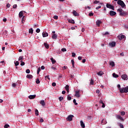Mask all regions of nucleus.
<instances>
[{"label": "nucleus", "instance_id": "1", "mask_svg": "<svg viewBox=\"0 0 128 128\" xmlns=\"http://www.w3.org/2000/svg\"><path fill=\"white\" fill-rule=\"evenodd\" d=\"M117 12H120V16H128V12L124 11L122 8H118L117 10Z\"/></svg>", "mask_w": 128, "mask_h": 128}, {"label": "nucleus", "instance_id": "2", "mask_svg": "<svg viewBox=\"0 0 128 128\" xmlns=\"http://www.w3.org/2000/svg\"><path fill=\"white\" fill-rule=\"evenodd\" d=\"M117 4H118V6H120L121 8H126V4H124V1L122 0H118L117 2Z\"/></svg>", "mask_w": 128, "mask_h": 128}, {"label": "nucleus", "instance_id": "3", "mask_svg": "<svg viewBox=\"0 0 128 128\" xmlns=\"http://www.w3.org/2000/svg\"><path fill=\"white\" fill-rule=\"evenodd\" d=\"M121 94H124L125 92V94H126V92H128V86H126L125 88H122L120 90V92Z\"/></svg>", "mask_w": 128, "mask_h": 128}, {"label": "nucleus", "instance_id": "4", "mask_svg": "<svg viewBox=\"0 0 128 128\" xmlns=\"http://www.w3.org/2000/svg\"><path fill=\"white\" fill-rule=\"evenodd\" d=\"M106 8H110L111 10H114V6H112V4H107L106 5Z\"/></svg>", "mask_w": 128, "mask_h": 128}, {"label": "nucleus", "instance_id": "5", "mask_svg": "<svg viewBox=\"0 0 128 128\" xmlns=\"http://www.w3.org/2000/svg\"><path fill=\"white\" fill-rule=\"evenodd\" d=\"M72 118H74V115H69L66 118L68 122H72Z\"/></svg>", "mask_w": 128, "mask_h": 128}, {"label": "nucleus", "instance_id": "6", "mask_svg": "<svg viewBox=\"0 0 128 128\" xmlns=\"http://www.w3.org/2000/svg\"><path fill=\"white\" fill-rule=\"evenodd\" d=\"M121 78L124 80H128V75L126 74H124L122 75Z\"/></svg>", "mask_w": 128, "mask_h": 128}, {"label": "nucleus", "instance_id": "7", "mask_svg": "<svg viewBox=\"0 0 128 128\" xmlns=\"http://www.w3.org/2000/svg\"><path fill=\"white\" fill-rule=\"evenodd\" d=\"M80 90H76L75 92V96H76V98H80Z\"/></svg>", "mask_w": 128, "mask_h": 128}, {"label": "nucleus", "instance_id": "8", "mask_svg": "<svg viewBox=\"0 0 128 128\" xmlns=\"http://www.w3.org/2000/svg\"><path fill=\"white\" fill-rule=\"evenodd\" d=\"M109 14H110V16H116V12L113 10H110V12Z\"/></svg>", "mask_w": 128, "mask_h": 128}, {"label": "nucleus", "instance_id": "9", "mask_svg": "<svg viewBox=\"0 0 128 128\" xmlns=\"http://www.w3.org/2000/svg\"><path fill=\"white\" fill-rule=\"evenodd\" d=\"M116 42H112L109 44V46H112V48H114V46H116Z\"/></svg>", "mask_w": 128, "mask_h": 128}, {"label": "nucleus", "instance_id": "10", "mask_svg": "<svg viewBox=\"0 0 128 128\" xmlns=\"http://www.w3.org/2000/svg\"><path fill=\"white\" fill-rule=\"evenodd\" d=\"M72 14H73L74 16H79L78 13V12H76V11L74 10H73Z\"/></svg>", "mask_w": 128, "mask_h": 128}, {"label": "nucleus", "instance_id": "11", "mask_svg": "<svg viewBox=\"0 0 128 128\" xmlns=\"http://www.w3.org/2000/svg\"><path fill=\"white\" fill-rule=\"evenodd\" d=\"M52 38L53 40H56L58 38V35L56 34H54L52 36Z\"/></svg>", "mask_w": 128, "mask_h": 128}, {"label": "nucleus", "instance_id": "12", "mask_svg": "<svg viewBox=\"0 0 128 128\" xmlns=\"http://www.w3.org/2000/svg\"><path fill=\"white\" fill-rule=\"evenodd\" d=\"M36 95H30L28 96V98L30 100H34V98H36Z\"/></svg>", "mask_w": 128, "mask_h": 128}, {"label": "nucleus", "instance_id": "13", "mask_svg": "<svg viewBox=\"0 0 128 128\" xmlns=\"http://www.w3.org/2000/svg\"><path fill=\"white\" fill-rule=\"evenodd\" d=\"M48 36V32H44L42 33L43 38H46V37Z\"/></svg>", "mask_w": 128, "mask_h": 128}, {"label": "nucleus", "instance_id": "14", "mask_svg": "<svg viewBox=\"0 0 128 128\" xmlns=\"http://www.w3.org/2000/svg\"><path fill=\"white\" fill-rule=\"evenodd\" d=\"M40 104H42V106H46V102H44V100H40Z\"/></svg>", "mask_w": 128, "mask_h": 128}, {"label": "nucleus", "instance_id": "15", "mask_svg": "<svg viewBox=\"0 0 128 128\" xmlns=\"http://www.w3.org/2000/svg\"><path fill=\"white\" fill-rule=\"evenodd\" d=\"M50 60L52 61V64H56V60H54L53 58H50Z\"/></svg>", "mask_w": 128, "mask_h": 128}, {"label": "nucleus", "instance_id": "16", "mask_svg": "<svg viewBox=\"0 0 128 128\" xmlns=\"http://www.w3.org/2000/svg\"><path fill=\"white\" fill-rule=\"evenodd\" d=\"M80 126H81L82 128H86V126H84V122H82V120H81L80 122Z\"/></svg>", "mask_w": 128, "mask_h": 128}, {"label": "nucleus", "instance_id": "17", "mask_svg": "<svg viewBox=\"0 0 128 128\" xmlns=\"http://www.w3.org/2000/svg\"><path fill=\"white\" fill-rule=\"evenodd\" d=\"M66 90L68 92H69L70 90V86L68 85H66L65 86Z\"/></svg>", "mask_w": 128, "mask_h": 128}, {"label": "nucleus", "instance_id": "18", "mask_svg": "<svg viewBox=\"0 0 128 128\" xmlns=\"http://www.w3.org/2000/svg\"><path fill=\"white\" fill-rule=\"evenodd\" d=\"M19 18H22L24 16V12L22 11H21L19 12Z\"/></svg>", "mask_w": 128, "mask_h": 128}, {"label": "nucleus", "instance_id": "19", "mask_svg": "<svg viewBox=\"0 0 128 128\" xmlns=\"http://www.w3.org/2000/svg\"><path fill=\"white\" fill-rule=\"evenodd\" d=\"M97 74L98 76H102L104 74V72H102V71H100L97 72Z\"/></svg>", "mask_w": 128, "mask_h": 128}, {"label": "nucleus", "instance_id": "20", "mask_svg": "<svg viewBox=\"0 0 128 128\" xmlns=\"http://www.w3.org/2000/svg\"><path fill=\"white\" fill-rule=\"evenodd\" d=\"M100 24H102V22L100 20H97L96 22V24L98 26H100Z\"/></svg>", "mask_w": 128, "mask_h": 128}, {"label": "nucleus", "instance_id": "21", "mask_svg": "<svg viewBox=\"0 0 128 128\" xmlns=\"http://www.w3.org/2000/svg\"><path fill=\"white\" fill-rule=\"evenodd\" d=\"M68 22H70V24H74V20L70 19L68 20Z\"/></svg>", "mask_w": 128, "mask_h": 128}, {"label": "nucleus", "instance_id": "22", "mask_svg": "<svg viewBox=\"0 0 128 128\" xmlns=\"http://www.w3.org/2000/svg\"><path fill=\"white\" fill-rule=\"evenodd\" d=\"M44 46L46 48H50V45H48V44L46 42L44 43Z\"/></svg>", "mask_w": 128, "mask_h": 128}, {"label": "nucleus", "instance_id": "23", "mask_svg": "<svg viewBox=\"0 0 128 128\" xmlns=\"http://www.w3.org/2000/svg\"><path fill=\"white\" fill-rule=\"evenodd\" d=\"M126 38V36L124 35H122L120 38H119V40H124V38Z\"/></svg>", "mask_w": 128, "mask_h": 128}, {"label": "nucleus", "instance_id": "24", "mask_svg": "<svg viewBox=\"0 0 128 128\" xmlns=\"http://www.w3.org/2000/svg\"><path fill=\"white\" fill-rule=\"evenodd\" d=\"M26 78H32V74H27Z\"/></svg>", "mask_w": 128, "mask_h": 128}, {"label": "nucleus", "instance_id": "25", "mask_svg": "<svg viewBox=\"0 0 128 128\" xmlns=\"http://www.w3.org/2000/svg\"><path fill=\"white\" fill-rule=\"evenodd\" d=\"M110 65L111 66H114L116 64H114V62H110Z\"/></svg>", "mask_w": 128, "mask_h": 128}, {"label": "nucleus", "instance_id": "26", "mask_svg": "<svg viewBox=\"0 0 128 128\" xmlns=\"http://www.w3.org/2000/svg\"><path fill=\"white\" fill-rule=\"evenodd\" d=\"M112 76H113L114 78H118V75L116 74V73H113V74H112Z\"/></svg>", "mask_w": 128, "mask_h": 128}, {"label": "nucleus", "instance_id": "27", "mask_svg": "<svg viewBox=\"0 0 128 128\" xmlns=\"http://www.w3.org/2000/svg\"><path fill=\"white\" fill-rule=\"evenodd\" d=\"M29 34H34V30H32V28L29 29Z\"/></svg>", "mask_w": 128, "mask_h": 128}, {"label": "nucleus", "instance_id": "28", "mask_svg": "<svg viewBox=\"0 0 128 128\" xmlns=\"http://www.w3.org/2000/svg\"><path fill=\"white\" fill-rule=\"evenodd\" d=\"M117 118H118V120H124L122 116H120V115L117 116Z\"/></svg>", "mask_w": 128, "mask_h": 128}, {"label": "nucleus", "instance_id": "29", "mask_svg": "<svg viewBox=\"0 0 128 128\" xmlns=\"http://www.w3.org/2000/svg\"><path fill=\"white\" fill-rule=\"evenodd\" d=\"M71 62L72 64V68H74V60H72Z\"/></svg>", "mask_w": 128, "mask_h": 128}, {"label": "nucleus", "instance_id": "30", "mask_svg": "<svg viewBox=\"0 0 128 128\" xmlns=\"http://www.w3.org/2000/svg\"><path fill=\"white\" fill-rule=\"evenodd\" d=\"M35 114L36 116H38V109H36L35 110Z\"/></svg>", "mask_w": 128, "mask_h": 128}, {"label": "nucleus", "instance_id": "31", "mask_svg": "<svg viewBox=\"0 0 128 128\" xmlns=\"http://www.w3.org/2000/svg\"><path fill=\"white\" fill-rule=\"evenodd\" d=\"M68 100H72V96H70V95H68L67 96Z\"/></svg>", "mask_w": 128, "mask_h": 128}, {"label": "nucleus", "instance_id": "32", "mask_svg": "<svg viewBox=\"0 0 128 128\" xmlns=\"http://www.w3.org/2000/svg\"><path fill=\"white\" fill-rule=\"evenodd\" d=\"M73 102L75 106H78V103H76V99H74L73 100Z\"/></svg>", "mask_w": 128, "mask_h": 128}, {"label": "nucleus", "instance_id": "33", "mask_svg": "<svg viewBox=\"0 0 128 128\" xmlns=\"http://www.w3.org/2000/svg\"><path fill=\"white\" fill-rule=\"evenodd\" d=\"M14 64H15L16 66H18V64H20V62H18V61H16L14 63Z\"/></svg>", "mask_w": 128, "mask_h": 128}, {"label": "nucleus", "instance_id": "34", "mask_svg": "<svg viewBox=\"0 0 128 128\" xmlns=\"http://www.w3.org/2000/svg\"><path fill=\"white\" fill-rule=\"evenodd\" d=\"M90 84H91V86H94V80L92 79H91Z\"/></svg>", "mask_w": 128, "mask_h": 128}, {"label": "nucleus", "instance_id": "35", "mask_svg": "<svg viewBox=\"0 0 128 128\" xmlns=\"http://www.w3.org/2000/svg\"><path fill=\"white\" fill-rule=\"evenodd\" d=\"M40 79L37 78L36 80V84H40Z\"/></svg>", "mask_w": 128, "mask_h": 128}, {"label": "nucleus", "instance_id": "36", "mask_svg": "<svg viewBox=\"0 0 128 128\" xmlns=\"http://www.w3.org/2000/svg\"><path fill=\"white\" fill-rule=\"evenodd\" d=\"M117 86H118V90H119L120 92V90H122V88H120V84H118Z\"/></svg>", "mask_w": 128, "mask_h": 128}, {"label": "nucleus", "instance_id": "37", "mask_svg": "<svg viewBox=\"0 0 128 128\" xmlns=\"http://www.w3.org/2000/svg\"><path fill=\"white\" fill-rule=\"evenodd\" d=\"M24 60V57L22 56H20L18 58V60Z\"/></svg>", "mask_w": 128, "mask_h": 128}, {"label": "nucleus", "instance_id": "38", "mask_svg": "<svg viewBox=\"0 0 128 128\" xmlns=\"http://www.w3.org/2000/svg\"><path fill=\"white\" fill-rule=\"evenodd\" d=\"M40 68H38L37 70V74H40Z\"/></svg>", "mask_w": 128, "mask_h": 128}, {"label": "nucleus", "instance_id": "39", "mask_svg": "<svg viewBox=\"0 0 128 128\" xmlns=\"http://www.w3.org/2000/svg\"><path fill=\"white\" fill-rule=\"evenodd\" d=\"M4 128H10V125H8V124H6L4 126Z\"/></svg>", "mask_w": 128, "mask_h": 128}, {"label": "nucleus", "instance_id": "40", "mask_svg": "<svg viewBox=\"0 0 128 128\" xmlns=\"http://www.w3.org/2000/svg\"><path fill=\"white\" fill-rule=\"evenodd\" d=\"M59 100L60 101V102H62L63 100H64V97H62V96H60V97H59Z\"/></svg>", "mask_w": 128, "mask_h": 128}, {"label": "nucleus", "instance_id": "41", "mask_svg": "<svg viewBox=\"0 0 128 128\" xmlns=\"http://www.w3.org/2000/svg\"><path fill=\"white\" fill-rule=\"evenodd\" d=\"M120 114H121V116H124V114H126V112H121Z\"/></svg>", "mask_w": 128, "mask_h": 128}, {"label": "nucleus", "instance_id": "42", "mask_svg": "<svg viewBox=\"0 0 128 128\" xmlns=\"http://www.w3.org/2000/svg\"><path fill=\"white\" fill-rule=\"evenodd\" d=\"M20 66H24V64H25V63H24V62H22V60H21L20 61Z\"/></svg>", "mask_w": 128, "mask_h": 128}, {"label": "nucleus", "instance_id": "43", "mask_svg": "<svg viewBox=\"0 0 128 128\" xmlns=\"http://www.w3.org/2000/svg\"><path fill=\"white\" fill-rule=\"evenodd\" d=\"M88 16H94V13L90 12L88 14Z\"/></svg>", "mask_w": 128, "mask_h": 128}, {"label": "nucleus", "instance_id": "44", "mask_svg": "<svg viewBox=\"0 0 128 128\" xmlns=\"http://www.w3.org/2000/svg\"><path fill=\"white\" fill-rule=\"evenodd\" d=\"M58 16H54V20H58Z\"/></svg>", "mask_w": 128, "mask_h": 128}, {"label": "nucleus", "instance_id": "45", "mask_svg": "<svg viewBox=\"0 0 128 128\" xmlns=\"http://www.w3.org/2000/svg\"><path fill=\"white\" fill-rule=\"evenodd\" d=\"M62 52H66V48H62V50H61Z\"/></svg>", "mask_w": 128, "mask_h": 128}, {"label": "nucleus", "instance_id": "46", "mask_svg": "<svg viewBox=\"0 0 128 128\" xmlns=\"http://www.w3.org/2000/svg\"><path fill=\"white\" fill-rule=\"evenodd\" d=\"M30 70L29 69H27L26 70V74H30Z\"/></svg>", "mask_w": 128, "mask_h": 128}, {"label": "nucleus", "instance_id": "47", "mask_svg": "<svg viewBox=\"0 0 128 128\" xmlns=\"http://www.w3.org/2000/svg\"><path fill=\"white\" fill-rule=\"evenodd\" d=\"M40 32V28H38L36 30V32H37L38 34V32Z\"/></svg>", "mask_w": 128, "mask_h": 128}, {"label": "nucleus", "instance_id": "48", "mask_svg": "<svg viewBox=\"0 0 128 128\" xmlns=\"http://www.w3.org/2000/svg\"><path fill=\"white\" fill-rule=\"evenodd\" d=\"M12 86L13 88H16V83H13Z\"/></svg>", "mask_w": 128, "mask_h": 128}, {"label": "nucleus", "instance_id": "49", "mask_svg": "<svg viewBox=\"0 0 128 128\" xmlns=\"http://www.w3.org/2000/svg\"><path fill=\"white\" fill-rule=\"evenodd\" d=\"M119 126H120V128H124V125L122 124H119Z\"/></svg>", "mask_w": 128, "mask_h": 128}, {"label": "nucleus", "instance_id": "50", "mask_svg": "<svg viewBox=\"0 0 128 128\" xmlns=\"http://www.w3.org/2000/svg\"><path fill=\"white\" fill-rule=\"evenodd\" d=\"M72 56L73 58H74V56H76V53H74V52H72Z\"/></svg>", "mask_w": 128, "mask_h": 128}, {"label": "nucleus", "instance_id": "51", "mask_svg": "<svg viewBox=\"0 0 128 128\" xmlns=\"http://www.w3.org/2000/svg\"><path fill=\"white\" fill-rule=\"evenodd\" d=\"M98 2H100V1L94 0V4H98Z\"/></svg>", "mask_w": 128, "mask_h": 128}, {"label": "nucleus", "instance_id": "52", "mask_svg": "<svg viewBox=\"0 0 128 128\" xmlns=\"http://www.w3.org/2000/svg\"><path fill=\"white\" fill-rule=\"evenodd\" d=\"M82 56H80L78 57V60H82Z\"/></svg>", "mask_w": 128, "mask_h": 128}, {"label": "nucleus", "instance_id": "53", "mask_svg": "<svg viewBox=\"0 0 128 128\" xmlns=\"http://www.w3.org/2000/svg\"><path fill=\"white\" fill-rule=\"evenodd\" d=\"M56 86V82H52V86Z\"/></svg>", "mask_w": 128, "mask_h": 128}, {"label": "nucleus", "instance_id": "54", "mask_svg": "<svg viewBox=\"0 0 128 128\" xmlns=\"http://www.w3.org/2000/svg\"><path fill=\"white\" fill-rule=\"evenodd\" d=\"M18 8V5L16 4H14L13 6V8Z\"/></svg>", "mask_w": 128, "mask_h": 128}, {"label": "nucleus", "instance_id": "55", "mask_svg": "<svg viewBox=\"0 0 128 128\" xmlns=\"http://www.w3.org/2000/svg\"><path fill=\"white\" fill-rule=\"evenodd\" d=\"M70 78H74V75L70 74Z\"/></svg>", "mask_w": 128, "mask_h": 128}, {"label": "nucleus", "instance_id": "56", "mask_svg": "<svg viewBox=\"0 0 128 128\" xmlns=\"http://www.w3.org/2000/svg\"><path fill=\"white\" fill-rule=\"evenodd\" d=\"M102 8V6H98L96 8V10H100V8Z\"/></svg>", "mask_w": 128, "mask_h": 128}, {"label": "nucleus", "instance_id": "57", "mask_svg": "<svg viewBox=\"0 0 128 128\" xmlns=\"http://www.w3.org/2000/svg\"><path fill=\"white\" fill-rule=\"evenodd\" d=\"M63 70H66L67 68H68V66H64V67H63Z\"/></svg>", "mask_w": 128, "mask_h": 128}, {"label": "nucleus", "instance_id": "58", "mask_svg": "<svg viewBox=\"0 0 128 128\" xmlns=\"http://www.w3.org/2000/svg\"><path fill=\"white\" fill-rule=\"evenodd\" d=\"M52 70H56V68H54V66H52L51 67Z\"/></svg>", "mask_w": 128, "mask_h": 128}, {"label": "nucleus", "instance_id": "59", "mask_svg": "<svg viewBox=\"0 0 128 128\" xmlns=\"http://www.w3.org/2000/svg\"><path fill=\"white\" fill-rule=\"evenodd\" d=\"M45 78H48V80H50V76H46Z\"/></svg>", "mask_w": 128, "mask_h": 128}, {"label": "nucleus", "instance_id": "60", "mask_svg": "<svg viewBox=\"0 0 128 128\" xmlns=\"http://www.w3.org/2000/svg\"><path fill=\"white\" fill-rule=\"evenodd\" d=\"M40 122H44V119L42 118H41L40 120Z\"/></svg>", "mask_w": 128, "mask_h": 128}, {"label": "nucleus", "instance_id": "61", "mask_svg": "<svg viewBox=\"0 0 128 128\" xmlns=\"http://www.w3.org/2000/svg\"><path fill=\"white\" fill-rule=\"evenodd\" d=\"M102 104V108H106V105L104 104V103H103Z\"/></svg>", "mask_w": 128, "mask_h": 128}, {"label": "nucleus", "instance_id": "62", "mask_svg": "<svg viewBox=\"0 0 128 128\" xmlns=\"http://www.w3.org/2000/svg\"><path fill=\"white\" fill-rule=\"evenodd\" d=\"M120 55L122 56H124V52H122L120 54Z\"/></svg>", "mask_w": 128, "mask_h": 128}, {"label": "nucleus", "instance_id": "63", "mask_svg": "<svg viewBox=\"0 0 128 128\" xmlns=\"http://www.w3.org/2000/svg\"><path fill=\"white\" fill-rule=\"evenodd\" d=\"M44 68H45L44 66H41V69H42V70H44Z\"/></svg>", "mask_w": 128, "mask_h": 128}, {"label": "nucleus", "instance_id": "64", "mask_svg": "<svg viewBox=\"0 0 128 128\" xmlns=\"http://www.w3.org/2000/svg\"><path fill=\"white\" fill-rule=\"evenodd\" d=\"M6 6H7V8H10V4H6Z\"/></svg>", "mask_w": 128, "mask_h": 128}]
</instances>
